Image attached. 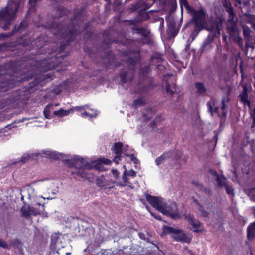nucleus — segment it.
I'll list each match as a JSON object with an SVG mask.
<instances>
[{
  "mask_svg": "<svg viewBox=\"0 0 255 255\" xmlns=\"http://www.w3.org/2000/svg\"><path fill=\"white\" fill-rule=\"evenodd\" d=\"M162 57V55L158 53H156L152 55V58L156 59H161Z\"/></svg>",
  "mask_w": 255,
  "mask_h": 255,
  "instance_id": "052dcab7",
  "label": "nucleus"
},
{
  "mask_svg": "<svg viewBox=\"0 0 255 255\" xmlns=\"http://www.w3.org/2000/svg\"><path fill=\"white\" fill-rule=\"evenodd\" d=\"M83 51L85 53H86L87 54H88L90 57H91L92 56V50L89 47H88L87 46L84 47Z\"/></svg>",
  "mask_w": 255,
  "mask_h": 255,
  "instance_id": "13d9d810",
  "label": "nucleus"
},
{
  "mask_svg": "<svg viewBox=\"0 0 255 255\" xmlns=\"http://www.w3.org/2000/svg\"><path fill=\"white\" fill-rule=\"evenodd\" d=\"M44 30L45 32H49L52 34L53 36L63 40L60 45L65 42L67 40L66 39L62 38L60 35H53L51 32L46 30L45 29H44ZM50 42L48 35H41L36 39H24L20 43L23 47L29 46L30 48L32 47V48H30L29 50H35V52L34 54L36 55H40L46 52H48L49 54L51 53L50 57L44 58L41 61V64L42 66V70L43 71L51 70L58 66L62 62V60L64 58L68 56L70 51L71 47L70 45L71 43L69 44V46L66 47L65 48V49L62 51L59 50L61 46V45H60V46L56 50H54V51H53V50H51L50 51L45 52L47 49H48V50H49L48 48L49 47V44Z\"/></svg>",
  "mask_w": 255,
  "mask_h": 255,
  "instance_id": "f257e3e1",
  "label": "nucleus"
},
{
  "mask_svg": "<svg viewBox=\"0 0 255 255\" xmlns=\"http://www.w3.org/2000/svg\"><path fill=\"white\" fill-rule=\"evenodd\" d=\"M20 212H21V216L25 218H27L31 216L30 206H23L20 209Z\"/></svg>",
  "mask_w": 255,
  "mask_h": 255,
  "instance_id": "f704fd0d",
  "label": "nucleus"
},
{
  "mask_svg": "<svg viewBox=\"0 0 255 255\" xmlns=\"http://www.w3.org/2000/svg\"><path fill=\"white\" fill-rule=\"evenodd\" d=\"M129 147L128 145H126L123 147V153L125 156H128L129 153L130 149H129Z\"/></svg>",
  "mask_w": 255,
  "mask_h": 255,
  "instance_id": "de8ad7c7",
  "label": "nucleus"
},
{
  "mask_svg": "<svg viewBox=\"0 0 255 255\" xmlns=\"http://www.w3.org/2000/svg\"><path fill=\"white\" fill-rule=\"evenodd\" d=\"M97 114L95 112H94V113H93L92 114H90V113L87 112L86 111H84L80 115L81 117L82 118H86V117L93 118V117H96L97 116Z\"/></svg>",
  "mask_w": 255,
  "mask_h": 255,
  "instance_id": "79ce46f5",
  "label": "nucleus"
},
{
  "mask_svg": "<svg viewBox=\"0 0 255 255\" xmlns=\"http://www.w3.org/2000/svg\"><path fill=\"white\" fill-rule=\"evenodd\" d=\"M194 85L199 94H203L207 91V89L202 82H196Z\"/></svg>",
  "mask_w": 255,
  "mask_h": 255,
  "instance_id": "2f4dec72",
  "label": "nucleus"
},
{
  "mask_svg": "<svg viewBox=\"0 0 255 255\" xmlns=\"http://www.w3.org/2000/svg\"><path fill=\"white\" fill-rule=\"evenodd\" d=\"M225 187L226 193L232 196H234V189L232 186H229L227 184L224 186Z\"/></svg>",
  "mask_w": 255,
  "mask_h": 255,
  "instance_id": "37998d69",
  "label": "nucleus"
},
{
  "mask_svg": "<svg viewBox=\"0 0 255 255\" xmlns=\"http://www.w3.org/2000/svg\"><path fill=\"white\" fill-rule=\"evenodd\" d=\"M140 59V56L139 55L138 56L135 57H130L128 58L126 62L128 66L127 67L130 68H135V66L137 64V61H138Z\"/></svg>",
  "mask_w": 255,
  "mask_h": 255,
  "instance_id": "b1692460",
  "label": "nucleus"
},
{
  "mask_svg": "<svg viewBox=\"0 0 255 255\" xmlns=\"http://www.w3.org/2000/svg\"><path fill=\"white\" fill-rule=\"evenodd\" d=\"M166 92L167 94L172 96L174 93H177V86L176 84H173L172 88H171L170 84L166 82Z\"/></svg>",
  "mask_w": 255,
  "mask_h": 255,
  "instance_id": "7c9ffc66",
  "label": "nucleus"
},
{
  "mask_svg": "<svg viewBox=\"0 0 255 255\" xmlns=\"http://www.w3.org/2000/svg\"><path fill=\"white\" fill-rule=\"evenodd\" d=\"M214 105L215 102L212 100L208 101L207 103L208 110L212 116H213L214 113H218V107H215Z\"/></svg>",
  "mask_w": 255,
  "mask_h": 255,
  "instance_id": "c85d7f7f",
  "label": "nucleus"
},
{
  "mask_svg": "<svg viewBox=\"0 0 255 255\" xmlns=\"http://www.w3.org/2000/svg\"><path fill=\"white\" fill-rule=\"evenodd\" d=\"M245 40V47L247 48L249 47L254 48V44H255V40L252 35L244 37Z\"/></svg>",
  "mask_w": 255,
  "mask_h": 255,
  "instance_id": "473e14b6",
  "label": "nucleus"
},
{
  "mask_svg": "<svg viewBox=\"0 0 255 255\" xmlns=\"http://www.w3.org/2000/svg\"><path fill=\"white\" fill-rule=\"evenodd\" d=\"M96 184L98 186L106 189L108 188V184L103 176H101L96 179Z\"/></svg>",
  "mask_w": 255,
  "mask_h": 255,
  "instance_id": "c9c22d12",
  "label": "nucleus"
},
{
  "mask_svg": "<svg viewBox=\"0 0 255 255\" xmlns=\"http://www.w3.org/2000/svg\"><path fill=\"white\" fill-rule=\"evenodd\" d=\"M167 29L166 33L170 39L174 38L177 34L179 29L176 28V22L174 19L167 20Z\"/></svg>",
  "mask_w": 255,
  "mask_h": 255,
  "instance_id": "dca6fc26",
  "label": "nucleus"
},
{
  "mask_svg": "<svg viewBox=\"0 0 255 255\" xmlns=\"http://www.w3.org/2000/svg\"><path fill=\"white\" fill-rule=\"evenodd\" d=\"M255 237V222L251 224L247 228V237L252 240Z\"/></svg>",
  "mask_w": 255,
  "mask_h": 255,
  "instance_id": "a878e982",
  "label": "nucleus"
},
{
  "mask_svg": "<svg viewBox=\"0 0 255 255\" xmlns=\"http://www.w3.org/2000/svg\"><path fill=\"white\" fill-rule=\"evenodd\" d=\"M241 102L244 105H247L249 107L251 106V102L248 99V89L246 86L243 87L242 92L239 94Z\"/></svg>",
  "mask_w": 255,
  "mask_h": 255,
  "instance_id": "aec40b11",
  "label": "nucleus"
},
{
  "mask_svg": "<svg viewBox=\"0 0 255 255\" xmlns=\"http://www.w3.org/2000/svg\"><path fill=\"white\" fill-rule=\"evenodd\" d=\"M185 6L188 12L192 16L190 22H193L196 29L198 31L204 29L206 17V13L204 9L201 7L199 10H195L193 7L188 4L186 0H185Z\"/></svg>",
  "mask_w": 255,
  "mask_h": 255,
  "instance_id": "6e6552de",
  "label": "nucleus"
},
{
  "mask_svg": "<svg viewBox=\"0 0 255 255\" xmlns=\"http://www.w3.org/2000/svg\"><path fill=\"white\" fill-rule=\"evenodd\" d=\"M111 34L109 30H105L103 33V43L105 44L107 46H109L113 42H116L114 40H112L111 38Z\"/></svg>",
  "mask_w": 255,
  "mask_h": 255,
  "instance_id": "4be33fe9",
  "label": "nucleus"
},
{
  "mask_svg": "<svg viewBox=\"0 0 255 255\" xmlns=\"http://www.w3.org/2000/svg\"><path fill=\"white\" fill-rule=\"evenodd\" d=\"M128 157L130 158L131 161H133L134 164H138L139 163V160L133 154L130 153Z\"/></svg>",
  "mask_w": 255,
  "mask_h": 255,
  "instance_id": "09e8293b",
  "label": "nucleus"
},
{
  "mask_svg": "<svg viewBox=\"0 0 255 255\" xmlns=\"http://www.w3.org/2000/svg\"><path fill=\"white\" fill-rule=\"evenodd\" d=\"M139 20L141 21H145L149 18L148 13L144 10H140L138 13Z\"/></svg>",
  "mask_w": 255,
  "mask_h": 255,
  "instance_id": "e433bc0d",
  "label": "nucleus"
},
{
  "mask_svg": "<svg viewBox=\"0 0 255 255\" xmlns=\"http://www.w3.org/2000/svg\"><path fill=\"white\" fill-rule=\"evenodd\" d=\"M163 232L165 234H171V237L177 242L189 244L192 240L191 238L188 237L182 230L173 227L164 226Z\"/></svg>",
  "mask_w": 255,
  "mask_h": 255,
  "instance_id": "1a4fd4ad",
  "label": "nucleus"
},
{
  "mask_svg": "<svg viewBox=\"0 0 255 255\" xmlns=\"http://www.w3.org/2000/svg\"><path fill=\"white\" fill-rule=\"evenodd\" d=\"M106 69H111L115 61V55L112 50L106 51L105 55L101 57Z\"/></svg>",
  "mask_w": 255,
  "mask_h": 255,
  "instance_id": "2eb2a0df",
  "label": "nucleus"
},
{
  "mask_svg": "<svg viewBox=\"0 0 255 255\" xmlns=\"http://www.w3.org/2000/svg\"><path fill=\"white\" fill-rule=\"evenodd\" d=\"M243 33L244 38L251 35V30L248 26H243Z\"/></svg>",
  "mask_w": 255,
  "mask_h": 255,
  "instance_id": "c03bdc74",
  "label": "nucleus"
},
{
  "mask_svg": "<svg viewBox=\"0 0 255 255\" xmlns=\"http://www.w3.org/2000/svg\"><path fill=\"white\" fill-rule=\"evenodd\" d=\"M216 181L218 183V186L220 187L224 186L226 184V183L224 181H222L221 180L219 175L216 177Z\"/></svg>",
  "mask_w": 255,
  "mask_h": 255,
  "instance_id": "3c124183",
  "label": "nucleus"
},
{
  "mask_svg": "<svg viewBox=\"0 0 255 255\" xmlns=\"http://www.w3.org/2000/svg\"><path fill=\"white\" fill-rule=\"evenodd\" d=\"M29 159L30 156L29 155H24L20 158V160L9 163V165L12 166L18 164L19 165L21 166L22 164L27 162L29 161Z\"/></svg>",
  "mask_w": 255,
  "mask_h": 255,
  "instance_id": "cd10ccee",
  "label": "nucleus"
},
{
  "mask_svg": "<svg viewBox=\"0 0 255 255\" xmlns=\"http://www.w3.org/2000/svg\"><path fill=\"white\" fill-rule=\"evenodd\" d=\"M235 1L239 5L246 6L248 5L249 1L248 0H235Z\"/></svg>",
  "mask_w": 255,
  "mask_h": 255,
  "instance_id": "864d4df0",
  "label": "nucleus"
},
{
  "mask_svg": "<svg viewBox=\"0 0 255 255\" xmlns=\"http://www.w3.org/2000/svg\"><path fill=\"white\" fill-rule=\"evenodd\" d=\"M123 144L121 142L115 143L112 147L111 150L115 154L113 161L117 164L121 160L122 154L123 153Z\"/></svg>",
  "mask_w": 255,
  "mask_h": 255,
  "instance_id": "ddd939ff",
  "label": "nucleus"
},
{
  "mask_svg": "<svg viewBox=\"0 0 255 255\" xmlns=\"http://www.w3.org/2000/svg\"><path fill=\"white\" fill-rule=\"evenodd\" d=\"M221 25L216 21L211 22L208 26H204V29L209 31L211 34H215V37L220 35Z\"/></svg>",
  "mask_w": 255,
  "mask_h": 255,
  "instance_id": "f3484780",
  "label": "nucleus"
},
{
  "mask_svg": "<svg viewBox=\"0 0 255 255\" xmlns=\"http://www.w3.org/2000/svg\"><path fill=\"white\" fill-rule=\"evenodd\" d=\"M37 205H39L40 208L37 209L34 207H30L31 215L33 216H36L37 215H40L41 213L44 210V205L41 206L40 204L37 203Z\"/></svg>",
  "mask_w": 255,
  "mask_h": 255,
  "instance_id": "c756f323",
  "label": "nucleus"
},
{
  "mask_svg": "<svg viewBox=\"0 0 255 255\" xmlns=\"http://www.w3.org/2000/svg\"><path fill=\"white\" fill-rule=\"evenodd\" d=\"M73 112V108H70L67 110H63V109L61 108L59 110L54 111V114L59 117H63Z\"/></svg>",
  "mask_w": 255,
  "mask_h": 255,
  "instance_id": "bb28decb",
  "label": "nucleus"
},
{
  "mask_svg": "<svg viewBox=\"0 0 255 255\" xmlns=\"http://www.w3.org/2000/svg\"><path fill=\"white\" fill-rule=\"evenodd\" d=\"M151 71L150 65L149 64L144 67L140 68L138 71L139 76L142 78H146Z\"/></svg>",
  "mask_w": 255,
  "mask_h": 255,
  "instance_id": "5701e85b",
  "label": "nucleus"
},
{
  "mask_svg": "<svg viewBox=\"0 0 255 255\" xmlns=\"http://www.w3.org/2000/svg\"><path fill=\"white\" fill-rule=\"evenodd\" d=\"M198 209L201 213V214L203 216L205 217H208V215L209 214V213L205 210L203 205H200V206L198 207Z\"/></svg>",
  "mask_w": 255,
  "mask_h": 255,
  "instance_id": "a18cd8bd",
  "label": "nucleus"
},
{
  "mask_svg": "<svg viewBox=\"0 0 255 255\" xmlns=\"http://www.w3.org/2000/svg\"><path fill=\"white\" fill-rule=\"evenodd\" d=\"M199 32L200 31H198L197 29H196L195 27H194V30L191 35L192 41L196 38Z\"/></svg>",
  "mask_w": 255,
  "mask_h": 255,
  "instance_id": "5fc2aeb1",
  "label": "nucleus"
},
{
  "mask_svg": "<svg viewBox=\"0 0 255 255\" xmlns=\"http://www.w3.org/2000/svg\"><path fill=\"white\" fill-rule=\"evenodd\" d=\"M251 194V199L255 201V189H253L250 193Z\"/></svg>",
  "mask_w": 255,
  "mask_h": 255,
  "instance_id": "69168bd1",
  "label": "nucleus"
},
{
  "mask_svg": "<svg viewBox=\"0 0 255 255\" xmlns=\"http://www.w3.org/2000/svg\"><path fill=\"white\" fill-rule=\"evenodd\" d=\"M122 179L123 181V183L127 185V186L129 187L130 188L132 189L133 187L131 185H128V184H130V182L128 181V179L127 177V172L125 171L122 176Z\"/></svg>",
  "mask_w": 255,
  "mask_h": 255,
  "instance_id": "a19ab883",
  "label": "nucleus"
},
{
  "mask_svg": "<svg viewBox=\"0 0 255 255\" xmlns=\"http://www.w3.org/2000/svg\"><path fill=\"white\" fill-rule=\"evenodd\" d=\"M84 9H85L84 7H81L79 10L74 9V11H73L74 15H73V17L71 19L70 23H73L75 20L81 17Z\"/></svg>",
  "mask_w": 255,
  "mask_h": 255,
  "instance_id": "72a5a7b5",
  "label": "nucleus"
},
{
  "mask_svg": "<svg viewBox=\"0 0 255 255\" xmlns=\"http://www.w3.org/2000/svg\"><path fill=\"white\" fill-rule=\"evenodd\" d=\"M185 218L188 224L194 228V232L202 233L204 231L202 223L199 220L195 219L193 215L189 214L185 216Z\"/></svg>",
  "mask_w": 255,
  "mask_h": 255,
  "instance_id": "f8f14e48",
  "label": "nucleus"
},
{
  "mask_svg": "<svg viewBox=\"0 0 255 255\" xmlns=\"http://www.w3.org/2000/svg\"><path fill=\"white\" fill-rule=\"evenodd\" d=\"M251 115L253 119L252 127H255V108L251 111Z\"/></svg>",
  "mask_w": 255,
  "mask_h": 255,
  "instance_id": "6e6d98bb",
  "label": "nucleus"
},
{
  "mask_svg": "<svg viewBox=\"0 0 255 255\" xmlns=\"http://www.w3.org/2000/svg\"><path fill=\"white\" fill-rule=\"evenodd\" d=\"M45 76L44 77L43 75H38L33 81L29 84L27 88L23 90L20 89L14 92L12 95L13 98L11 99L12 102L16 103L18 104H26L27 101L31 96L32 93L38 89L37 86L44 81L47 76L49 78L51 77L49 75Z\"/></svg>",
  "mask_w": 255,
  "mask_h": 255,
  "instance_id": "423d86ee",
  "label": "nucleus"
},
{
  "mask_svg": "<svg viewBox=\"0 0 255 255\" xmlns=\"http://www.w3.org/2000/svg\"><path fill=\"white\" fill-rule=\"evenodd\" d=\"M215 34L210 33L207 38L204 40L203 43L201 47V52L202 53L205 51H208L212 48V43L215 38Z\"/></svg>",
  "mask_w": 255,
  "mask_h": 255,
  "instance_id": "6ab92c4d",
  "label": "nucleus"
},
{
  "mask_svg": "<svg viewBox=\"0 0 255 255\" xmlns=\"http://www.w3.org/2000/svg\"><path fill=\"white\" fill-rule=\"evenodd\" d=\"M28 27V22L26 20H23L21 21L18 27H15L12 32L6 33H1L0 34V39H3L6 38H9L13 35L15 33L18 32H22L23 30H25Z\"/></svg>",
  "mask_w": 255,
  "mask_h": 255,
  "instance_id": "4468645a",
  "label": "nucleus"
},
{
  "mask_svg": "<svg viewBox=\"0 0 255 255\" xmlns=\"http://www.w3.org/2000/svg\"><path fill=\"white\" fill-rule=\"evenodd\" d=\"M63 162L69 168H75L76 170L79 166L83 165L85 167L90 168V165L87 163V161L80 156H74L70 159H65Z\"/></svg>",
  "mask_w": 255,
  "mask_h": 255,
  "instance_id": "9b49d317",
  "label": "nucleus"
},
{
  "mask_svg": "<svg viewBox=\"0 0 255 255\" xmlns=\"http://www.w3.org/2000/svg\"><path fill=\"white\" fill-rule=\"evenodd\" d=\"M147 201L154 208L163 214L170 217L173 219L181 218L178 205L174 202L164 203L162 197L152 196L148 193L145 194Z\"/></svg>",
  "mask_w": 255,
  "mask_h": 255,
  "instance_id": "7ed1b4c3",
  "label": "nucleus"
},
{
  "mask_svg": "<svg viewBox=\"0 0 255 255\" xmlns=\"http://www.w3.org/2000/svg\"><path fill=\"white\" fill-rule=\"evenodd\" d=\"M223 6L225 8V10L230 9V8L232 9H233V7L232 6L231 3L229 0H224Z\"/></svg>",
  "mask_w": 255,
  "mask_h": 255,
  "instance_id": "49530a36",
  "label": "nucleus"
},
{
  "mask_svg": "<svg viewBox=\"0 0 255 255\" xmlns=\"http://www.w3.org/2000/svg\"><path fill=\"white\" fill-rule=\"evenodd\" d=\"M209 172L212 176H216V177H217V176H219V175L218 174L217 171H215V170H214L213 169H210L209 170Z\"/></svg>",
  "mask_w": 255,
  "mask_h": 255,
  "instance_id": "338daca9",
  "label": "nucleus"
},
{
  "mask_svg": "<svg viewBox=\"0 0 255 255\" xmlns=\"http://www.w3.org/2000/svg\"><path fill=\"white\" fill-rule=\"evenodd\" d=\"M132 31L133 32L135 31V33L138 35H142L146 40V42H143V44L148 43L150 38V30L146 27H136L134 26L132 27Z\"/></svg>",
  "mask_w": 255,
  "mask_h": 255,
  "instance_id": "a211bd4d",
  "label": "nucleus"
},
{
  "mask_svg": "<svg viewBox=\"0 0 255 255\" xmlns=\"http://www.w3.org/2000/svg\"><path fill=\"white\" fill-rule=\"evenodd\" d=\"M103 242V238H96L93 241V245L95 248H97L100 247Z\"/></svg>",
  "mask_w": 255,
  "mask_h": 255,
  "instance_id": "58836bf2",
  "label": "nucleus"
},
{
  "mask_svg": "<svg viewBox=\"0 0 255 255\" xmlns=\"http://www.w3.org/2000/svg\"><path fill=\"white\" fill-rule=\"evenodd\" d=\"M0 247L4 249H7L8 248V245L5 241L0 239Z\"/></svg>",
  "mask_w": 255,
  "mask_h": 255,
  "instance_id": "4d7b16f0",
  "label": "nucleus"
},
{
  "mask_svg": "<svg viewBox=\"0 0 255 255\" xmlns=\"http://www.w3.org/2000/svg\"><path fill=\"white\" fill-rule=\"evenodd\" d=\"M235 40L237 41L238 44L240 46H243V40L241 37H240V36H237V38L235 39Z\"/></svg>",
  "mask_w": 255,
  "mask_h": 255,
  "instance_id": "0e129e2a",
  "label": "nucleus"
},
{
  "mask_svg": "<svg viewBox=\"0 0 255 255\" xmlns=\"http://www.w3.org/2000/svg\"><path fill=\"white\" fill-rule=\"evenodd\" d=\"M229 92L228 93L227 96L223 98L222 99V107L221 109L222 110L225 109V102H227L229 101V98L228 97V95L229 94Z\"/></svg>",
  "mask_w": 255,
  "mask_h": 255,
  "instance_id": "603ef678",
  "label": "nucleus"
},
{
  "mask_svg": "<svg viewBox=\"0 0 255 255\" xmlns=\"http://www.w3.org/2000/svg\"><path fill=\"white\" fill-rule=\"evenodd\" d=\"M19 7V3L12 1L0 10V24L3 23L1 27L5 30L8 29Z\"/></svg>",
  "mask_w": 255,
  "mask_h": 255,
  "instance_id": "0eeeda50",
  "label": "nucleus"
},
{
  "mask_svg": "<svg viewBox=\"0 0 255 255\" xmlns=\"http://www.w3.org/2000/svg\"><path fill=\"white\" fill-rule=\"evenodd\" d=\"M182 152L179 150H176L175 151V156L174 159L176 160H178L182 157Z\"/></svg>",
  "mask_w": 255,
  "mask_h": 255,
  "instance_id": "8fccbe9b",
  "label": "nucleus"
},
{
  "mask_svg": "<svg viewBox=\"0 0 255 255\" xmlns=\"http://www.w3.org/2000/svg\"><path fill=\"white\" fill-rule=\"evenodd\" d=\"M22 68L20 66V68L14 70L13 73L10 74L11 70L8 64L0 65V94L13 88L19 82L15 74L20 73Z\"/></svg>",
  "mask_w": 255,
  "mask_h": 255,
  "instance_id": "39448f33",
  "label": "nucleus"
},
{
  "mask_svg": "<svg viewBox=\"0 0 255 255\" xmlns=\"http://www.w3.org/2000/svg\"><path fill=\"white\" fill-rule=\"evenodd\" d=\"M112 162L110 159L104 157L99 158L90 162L87 161V163L90 165V168L85 167L83 165L80 164L76 171H71V175L76 180H80V178H81L83 180H87L90 182H92L94 180V175L92 173L87 172L86 170L94 168L100 171H104L105 169L103 165H109Z\"/></svg>",
  "mask_w": 255,
  "mask_h": 255,
  "instance_id": "20e7f679",
  "label": "nucleus"
},
{
  "mask_svg": "<svg viewBox=\"0 0 255 255\" xmlns=\"http://www.w3.org/2000/svg\"><path fill=\"white\" fill-rule=\"evenodd\" d=\"M56 12L58 14V17L52 16L50 21H47L45 24H35L37 28L41 27L46 30L51 32L53 35H58L62 38L66 39V41L63 43L60 47L59 50L62 51L66 47L69 46V44L75 40L77 36L80 34V31L75 26H70V25L66 27L62 23H58L59 18L63 16H66L71 13V11L67 9L64 6H59L56 8Z\"/></svg>",
  "mask_w": 255,
  "mask_h": 255,
  "instance_id": "f03ea898",
  "label": "nucleus"
},
{
  "mask_svg": "<svg viewBox=\"0 0 255 255\" xmlns=\"http://www.w3.org/2000/svg\"><path fill=\"white\" fill-rule=\"evenodd\" d=\"M150 126L152 128H156V120L155 119V120H152L150 123Z\"/></svg>",
  "mask_w": 255,
  "mask_h": 255,
  "instance_id": "774afa93",
  "label": "nucleus"
},
{
  "mask_svg": "<svg viewBox=\"0 0 255 255\" xmlns=\"http://www.w3.org/2000/svg\"><path fill=\"white\" fill-rule=\"evenodd\" d=\"M135 68L130 67H124L119 72L120 82L124 84L127 82L132 81L134 77Z\"/></svg>",
  "mask_w": 255,
  "mask_h": 255,
  "instance_id": "9d476101",
  "label": "nucleus"
},
{
  "mask_svg": "<svg viewBox=\"0 0 255 255\" xmlns=\"http://www.w3.org/2000/svg\"><path fill=\"white\" fill-rule=\"evenodd\" d=\"M173 153V152L172 151H169L168 152L163 153L161 155L157 157L155 160L156 164L157 166L160 165L163 162H164L165 160L170 158L172 157Z\"/></svg>",
  "mask_w": 255,
  "mask_h": 255,
  "instance_id": "412c9836",
  "label": "nucleus"
},
{
  "mask_svg": "<svg viewBox=\"0 0 255 255\" xmlns=\"http://www.w3.org/2000/svg\"><path fill=\"white\" fill-rule=\"evenodd\" d=\"M112 173L115 179H117L119 177V173L116 169H112Z\"/></svg>",
  "mask_w": 255,
  "mask_h": 255,
  "instance_id": "680f3d73",
  "label": "nucleus"
},
{
  "mask_svg": "<svg viewBox=\"0 0 255 255\" xmlns=\"http://www.w3.org/2000/svg\"><path fill=\"white\" fill-rule=\"evenodd\" d=\"M151 215L158 220L161 221V217L159 214H157L150 212Z\"/></svg>",
  "mask_w": 255,
  "mask_h": 255,
  "instance_id": "e2e57ef3",
  "label": "nucleus"
},
{
  "mask_svg": "<svg viewBox=\"0 0 255 255\" xmlns=\"http://www.w3.org/2000/svg\"><path fill=\"white\" fill-rule=\"evenodd\" d=\"M45 155L51 159L59 160L61 158L63 157V155L62 153H57L54 151H48L44 153Z\"/></svg>",
  "mask_w": 255,
  "mask_h": 255,
  "instance_id": "393cba45",
  "label": "nucleus"
},
{
  "mask_svg": "<svg viewBox=\"0 0 255 255\" xmlns=\"http://www.w3.org/2000/svg\"><path fill=\"white\" fill-rule=\"evenodd\" d=\"M145 104V101L143 97H139L135 99L133 103V106L135 107L142 106Z\"/></svg>",
  "mask_w": 255,
  "mask_h": 255,
  "instance_id": "4c0bfd02",
  "label": "nucleus"
},
{
  "mask_svg": "<svg viewBox=\"0 0 255 255\" xmlns=\"http://www.w3.org/2000/svg\"><path fill=\"white\" fill-rule=\"evenodd\" d=\"M127 174L128 176H130V177H134L136 176V172L133 170H129L127 173Z\"/></svg>",
  "mask_w": 255,
  "mask_h": 255,
  "instance_id": "bf43d9fd",
  "label": "nucleus"
},
{
  "mask_svg": "<svg viewBox=\"0 0 255 255\" xmlns=\"http://www.w3.org/2000/svg\"><path fill=\"white\" fill-rule=\"evenodd\" d=\"M226 11L228 13V21H233L235 15L234 9H232L230 8V9H226Z\"/></svg>",
  "mask_w": 255,
  "mask_h": 255,
  "instance_id": "ea45409f",
  "label": "nucleus"
}]
</instances>
